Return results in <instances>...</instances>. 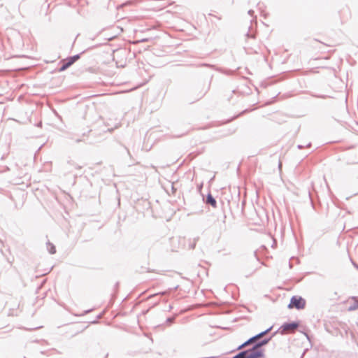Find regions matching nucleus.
Here are the masks:
<instances>
[{
	"mask_svg": "<svg viewBox=\"0 0 358 358\" xmlns=\"http://www.w3.org/2000/svg\"><path fill=\"white\" fill-rule=\"evenodd\" d=\"M310 146H311V143H307V144H306V145H297V148H298V149L301 150V149H303L304 147L309 148V147H310Z\"/></svg>",
	"mask_w": 358,
	"mask_h": 358,
	"instance_id": "19",
	"label": "nucleus"
},
{
	"mask_svg": "<svg viewBox=\"0 0 358 358\" xmlns=\"http://www.w3.org/2000/svg\"><path fill=\"white\" fill-rule=\"evenodd\" d=\"M75 168L77 169H80L81 166H79V165H75Z\"/></svg>",
	"mask_w": 358,
	"mask_h": 358,
	"instance_id": "26",
	"label": "nucleus"
},
{
	"mask_svg": "<svg viewBox=\"0 0 358 358\" xmlns=\"http://www.w3.org/2000/svg\"><path fill=\"white\" fill-rule=\"evenodd\" d=\"M73 63L71 62V59L66 57L64 59H62L59 63V66L58 68L59 72H62L69 69L71 66H72Z\"/></svg>",
	"mask_w": 358,
	"mask_h": 358,
	"instance_id": "7",
	"label": "nucleus"
},
{
	"mask_svg": "<svg viewBox=\"0 0 358 358\" xmlns=\"http://www.w3.org/2000/svg\"><path fill=\"white\" fill-rule=\"evenodd\" d=\"M118 285H119V283H118V282H116V284H115V287H118Z\"/></svg>",
	"mask_w": 358,
	"mask_h": 358,
	"instance_id": "29",
	"label": "nucleus"
},
{
	"mask_svg": "<svg viewBox=\"0 0 358 358\" xmlns=\"http://www.w3.org/2000/svg\"><path fill=\"white\" fill-rule=\"evenodd\" d=\"M175 319H176V316H171V317H167L165 321L166 324H167L168 326H170L171 324H172L174 322Z\"/></svg>",
	"mask_w": 358,
	"mask_h": 358,
	"instance_id": "13",
	"label": "nucleus"
},
{
	"mask_svg": "<svg viewBox=\"0 0 358 358\" xmlns=\"http://www.w3.org/2000/svg\"><path fill=\"white\" fill-rule=\"evenodd\" d=\"M257 6H258L259 8H261V3H258Z\"/></svg>",
	"mask_w": 358,
	"mask_h": 358,
	"instance_id": "27",
	"label": "nucleus"
},
{
	"mask_svg": "<svg viewBox=\"0 0 358 358\" xmlns=\"http://www.w3.org/2000/svg\"><path fill=\"white\" fill-rule=\"evenodd\" d=\"M84 52H85V51H83L81 53L76 54L73 56H69V58L71 59V62H72L74 64L76 61H78L80 58L81 55Z\"/></svg>",
	"mask_w": 358,
	"mask_h": 358,
	"instance_id": "11",
	"label": "nucleus"
},
{
	"mask_svg": "<svg viewBox=\"0 0 358 358\" xmlns=\"http://www.w3.org/2000/svg\"><path fill=\"white\" fill-rule=\"evenodd\" d=\"M124 148H125V150H127V152L128 155H129V156H131V154H130V152H129V149H128L127 147H125V146H124Z\"/></svg>",
	"mask_w": 358,
	"mask_h": 358,
	"instance_id": "24",
	"label": "nucleus"
},
{
	"mask_svg": "<svg viewBox=\"0 0 358 358\" xmlns=\"http://www.w3.org/2000/svg\"><path fill=\"white\" fill-rule=\"evenodd\" d=\"M357 309H358V301H355V302L349 306L348 310L352 311Z\"/></svg>",
	"mask_w": 358,
	"mask_h": 358,
	"instance_id": "14",
	"label": "nucleus"
},
{
	"mask_svg": "<svg viewBox=\"0 0 358 358\" xmlns=\"http://www.w3.org/2000/svg\"><path fill=\"white\" fill-rule=\"evenodd\" d=\"M211 81L209 80L208 83L203 84V85H199L196 87V91L197 92L196 96V101L200 100L202 99L209 91L210 88Z\"/></svg>",
	"mask_w": 358,
	"mask_h": 358,
	"instance_id": "2",
	"label": "nucleus"
},
{
	"mask_svg": "<svg viewBox=\"0 0 358 358\" xmlns=\"http://www.w3.org/2000/svg\"><path fill=\"white\" fill-rule=\"evenodd\" d=\"M259 338H262V336H260L259 333L248 338L247 341H245L242 344L238 345L235 350H241L250 345H253L254 343L257 342Z\"/></svg>",
	"mask_w": 358,
	"mask_h": 358,
	"instance_id": "5",
	"label": "nucleus"
},
{
	"mask_svg": "<svg viewBox=\"0 0 358 358\" xmlns=\"http://www.w3.org/2000/svg\"><path fill=\"white\" fill-rule=\"evenodd\" d=\"M308 341H310L309 335L306 332H303Z\"/></svg>",
	"mask_w": 358,
	"mask_h": 358,
	"instance_id": "21",
	"label": "nucleus"
},
{
	"mask_svg": "<svg viewBox=\"0 0 358 358\" xmlns=\"http://www.w3.org/2000/svg\"><path fill=\"white\" fill-rule=\"evenodd\" d=\"M90 311H91V310H86L85 313H90Z\"/></svg>",
	"mask_w": 358,
	"mask_h": 358,
	"instance_id": "28",
	"label": "nucleus"
},
{
	"mask_svg": "<svg viewBox=\"0 0 358 358\" xmlns=\"http://www.w3.org/2000/svg\"><path fill=\"white\" fill-rule=\"evenodd\" d=\"M306 306V300L300 296H293L290 299L289 303L287 308L289 309L296 308L297 310H302Z\"/></svg>",
	"mask_w": 358,
	"mask_h": 358,
	"instance_id": "1",
	"label": "nucleus"
},
{
	"mask_svg": "<svg viewBox=\"0 0 358 358\" xmlns=\"http://www.w3.org/2000/svg\"><path fill=\"white\" fill-rule=\"evenodd\" d=\"M278 333V331H275L272 334L271 336L268 337H265L263 338H259L257 342L254 343L253 345H252V348H254V350L256 348L258 349H264L263 346L267 345L269 341L271 340V338Z\"/></svg>",
	"mask_w": 358,
	"mask_h": 358,
	"instance_id": "3",
	"label": "nucleus"
},
{
	"mask_svg": "<svg viewBox=\"0 0 358 358\" xmlns=\"http://www.w3.org/2000/svg\"><path fill=\"white\" fill-rule=\"evenodd\" d=\"M198 240H199V237H196V238H193L192 241H189V243L188 245L189 249H191V250L194 249Z\"/></svg>",
	"mask_w": 358,
	"mask_h": 358,
	"instance_id": "12",
	"label": "nucleus"
},
{
	"mask_svg": "<svg viewBox=\"0 0 358 358\" xmlns=\"http://www.w3.org/2000/svg\"><path fill=\"white\" fill-rule=\"evenodd\" d=\"M300 325L299 321H292L289 322H284L279 329L278 330L280 331L281 334H284L285 331L289 330V329H295L298 328Z\"/></svg>",
	"mask_w": 358,
	"mask_h": 358,
	"instance_id": "4",
	"label": "nucleus"
},
{
	"mask_svg": "<svg viewBox=\"0 0 358 358\" xmlns=\"http://www.w3.org/2000/svg\"><path fill=\"white\" fill-rule=\"evenodd\" d=\"M134 3V0H129V1H127L124 3H123L122 6H131V5H133Z\"/></svg>",
	"mask_w": 358,
	"mask_h": 358,
	"instance_id": "18",
	"label": "nucleus"
},
{
	"mask_svg": "<svg viewBox=\"0 0 358 358\" xmlns=\"http://www.w3.org/2000/svg\"><path fill=\"white\" fill-rule=\"evenodd\" d=\"M273 328V326L268 327V329H266V330L262 331L259 333L260 336H262V338L265 336L266 334H267L268 333H269L271 331V330Z\"/></svg>",
	"mask_w": 358,
	"mask_h": 358,
	"instance_id": "16",
	"label": "nucleus"
},
{
	"mask_svg": "<svg viewBox=\"0 0 358 358\" xmlns=\"http://www.w3.org/2000/svg\"><path fill=\"white\" fill-rule=\"evenodd\" d=\"M197 66L198 67L206 66V67L213 69L215 66L213 64H206V63H201V64H198Z\"/></svg>",
	"mask_w": 358,
	"mask_h": 358,
	"instance_id": "17",
	"label": "nucleus"
},
{
	"mask_svg": "<svg viewBox=\"0 0 358 358\" xmlns=\"http://www.w3.org/2000/svg\"><path fill=\"white\" fill-rule=\"evenodd\" d=\"M202 187H203V184H201L200 185L198 186V189L199 192H201Z\"/></svg>",
	"mask_w": 358,
	"mask_h": 358,
	"instance_id": "23",
	"label": "nucleus"
},
{
	"mask_svg": "<svg viewBox=\"0 0 358 358\" xmlns=\"http://www.w3.org/2000/svg\"><path fill=\"white\" fill-rule=\"evenodd\" d=\"M46 247L50 254L53 255L56 253V248L53 243H50V241H48L46 243Z\"/></svg>",
	"mask_w": 358,
	"mask_h": 358,
	"instance_id": "10",
	"label": "nucleus"
},
{
	"mask_svg": "<svg viewBox=\"0 0 358 358\" xmlns=\"http://www.w3.org/2000/svg\"><path fill=\"white\" fill-rule=\"evenodd\" d=\"M248 14H249L250 15L252 16V15H253V14H254V10H248Z\"/></svg>",
	"mask_w": 358,
	"mask_h": 358,
	"instance_id": "22",
	"label": "nucleus"
},
{
	"mask_svg": "<svg viewBox=\"0 0 358 358\" xmlns=\"http://www.w3.org/2000/svg\"><path fill=\"white\" fill-rule=\"evenodd\" d=\"M203 202L208 206H212L213 208H217V201L211 194V193H208L205 197L203 196Z\"/></svg>",
	"mask_w": 358,
	"mask_h": 358,
	"instance_id": "8",
	"label": "nucleus"
},
{
	"mask_svg": "<svg viewBox=\"0 0 358 358\" xmlns=\"http://www.w3.org/2000/svg\"><path fill=\"white\" fill-rule=\"evenodd\" d=\"M352 264L354 265V266H355V268H357L358 269V265H357L356 263H355L354 262H352Z\"/></svg>",
	"mask_w": 358,
	"mask_h": 358,
	"instance_id": "25",
	"label": "nucleus"
},
{
	"mask_svg": "<svg viewBox=\"0 0 358 358\" xmlns=\"http://www.w3.org/2000/svg\"><path fill=\"white\" fill-rule=\"evenodd\" d=\"M24 358H26L25 357H24Z\"/></svg>",
	"mask_w": 358,
	"mask_h": 358,
	"instance_id": "31",
	"label": "nucleus"
},
{
	"mask_svg": "<svg viewBox=\"0 0 358 358\" xmlns=\"http://www.w3.org/2000/svg\"><path fill=\"white\" fill-rule=\"evenodd\" d=\"M101 317V314H99L98 316H97V318H100Z\"/></svg>",
	"mask_w": 358,
	"mask_h": 358,
	"instance_id": "30",
	"label": "nucleus"
},
{
	"mask_svg": "<svg viewBox=\"0 0 358 358\" xmlns=\"http://www.w3.org/2000/svg\"><path fill=\"white\" fill-rule=\"evenodd\" d=\"M250 110H249V109L243 110L242 112H241L239 114H238L237 115H236V116L233 117L230 120V121L235 120L236 118H237V117H238L241 116L242 115H243V114H245V113H246L249 112Z\"/></svg>",
	"mask_w": 358,
	"mask_h": 358,
	"instance_id": "15",
	"label": "nucleus"
},
{
	"mask_svg": "<svg viewBox=\"0 0 358 358\" xmlns=\"http://www.w3.org/2000/svg\"><path fill=\"white\" fill-rule=\"evenodd\" d=\"M246 36L248 38H255L256 36H255V34L254 33H250V31H248L247 34H246Z\"/></svg>",
	"mask_w": 358,
	"mask_h": 358,
	"instance_id": "20",
	"label": "nucleus"
},
{
	"mask_svg": "<svg viewBox=\"0 0 358 358\" xmlns=\"http://www.w3.org/2000/svg\"><path fill=\"white\" fill-rule=\"evenodd\" d=\"M250 358H264L265 357V352L264 349H258L256 348L254 350V348H250Z\"/></svg>",
	"mask_w": 358,
	"mask_h": 358,
	"instance_id": "6",
	"label": "nucleus"
},
{
	"mask_svg": "<svg viewBox=\"0 0 358 358\" xmlns=\"http://www.w3.org/2000/svg\"><path fill=\"white\" fill-rule=\"evenodd\" d=\"M239 352H238L236 355H235L231 358H250V351L249 348L246 350H238Z\"/></svg>",
	"mask_w": 358,
	"mask_h": 358,
	"instance_id": "9",
	"label": "nucleus"
}]
</instances>
